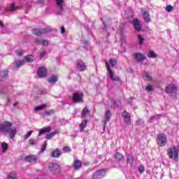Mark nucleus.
<instances>
[{"instance_id":"f257e3e1","label":"nucleus","mask_w":179,"mask_h":179,"mask_svg":"<svg viewBox=\"0 0 179 179\" xmlns=\"http://www.w3.org/2000/svg\"><path fill=\"white\" fill-rule=\"evenodd\" d=\"M13 124L10 122H4L0 124L1 132H8L10 135V138L13 139L17 131L15 127H12Z\"/></svg>"},{"instance_id":"f03ea898","label":"nucleus","mask_w":179,"mask_h":179,"mask_svg":"<svg viewBox=\"0 0 179 179\" xmlns=\"http://www.w3.org/2000/svg\"><path fill=\"white\" fill-rule=\"evenodd\" d=\"M167 155L171 160L178 162V150H177V147L173 145L168 148Z\"/></svg>"},{"instance_id":"7ed1b4c3","label":"nucleus","mask_w":179,"mask_h":179,"mask_svg":"<svg viewBox=\"0 0 179 179\" xmlns=\"http://www.w3.org/2000/svg\"><path fill=\"white\" fill-rule=\"evenodd\" d=\"M73 103H83V93L76 92L72 96Z\"/></svg>"},{"instance_id":"20e7f679","label":"nucleus","mask_w":179,"mask_h":179,"mask_svg":"<svg viewBox=\"0 0 179 179\" xmlns=\"http://www.w3.org/2000/svg\"><path fill=\"white\" fill-rule=\"evenodd\" d=\"M106 176V169H99L92 176V179H100Z\"/></svg>"},{"instance_id":"39448f33","label":"nucleus","mask_w":179,"mask_h":179,"mask_svg":"<svg viewBox=\"0 0 179 179\" xmlns=\"http://www.w3.org/2000/svg\"><path fill=\"white\" fill-rule=\"evenodd\" d=\"M106 66L110 79H112V80H120V78L114 75V72L110 69V64H108V62H106Z\"/></svg>"},{"instance_id":"423d86ee","label":"nucleus","mask_w":179,"mask_h":179,"mask_svg":"<svg viewBox=\"0 0 179 179\" xmlns=\"http://www.w3.org/2000/svg\"><path fill=\"white\" fill-rule=\"evenodd\" d=\"M158 139V145L159 146H166V143H167V137L164 134H159L157 136Z\"/></svg>"},{"instance_id":"0eeeda50","label":"nucleus","mask_w":179,"mask_h":179,"mask_svg":"<svg viewBox=\"0 0 179 179\" xmlns=\"http://www.w3.org/2000/svg\"><path fill=\"white\" fill-rule=\"evenodd\" d=\"M87 66L86 63L83 62V61H78L76 64V69L79 71L80 72H83L86 69Z\"/></svg>"},{"instance_id":"6e6552de","label":"nucleus","mask_w":179,"mask_h":179,"mask_svg":"<svg viewBox=\"0 0 179 179\" xmlns=\"http://www.w3.org/2000/svg\"><path fill=\"white\" fill-rule=\"evenodd\" d=\"M49 170L53 173H59L61 171V166L58 164H49Z\"/></svg>"},{"instance_id":"1a4fd4ad","label":"nucleus","mask_w":179,"mask_h":179,"mask_svg":"<svg viewBox=\"0 0 179 179\" xmlns=\"http://www.w3.org/2000/svg\"><path fill=\"white\" fill-rule=\"evenodd\" d=\"M111 118V111L110 110H108L105 112V120L103 121V129H106V127L107 125V123L108 121H110V119Z\"/></svg>"},{"instance_id":"9d476101","label":"nucleus","mask_w":179,"mask_h":179,"mask_svg":"<svg viewBox=\"0 0 179 179\" xmlns=\"http://www.w3.org/2000/svg\"><path fill=\"white\" fill-rule=\"evenodd\" d=\"M37 75L39 78H45L47 76V69L45 67H39L38 69Z\"/></svg>"},{"instance_id":"9b49d317","label":"nucleus","mask_w":179,"mask_h":179,"mask_svg":"<svg viewBox=\"0 0 179 179\" xmlns=\"http://www.w3.org/2000/svg\"><path fill=\"white\" fill-rule=\"evenodd\" d=\"M48 31H50V29H43L42 30H40L38 29H32V32L34 33V34H35V36H38L44 34V33H48Z\"/></svg>"},{"instance_id":"f8f14e48","label":"nucleus","mask_w":179,"mask_h":179,"mask_svg":"<svg viewBox=\"0 0 179 179\" xmlns=\"http://www.w3.org/2000/svg\"><path fill=\"white\" fill-rule=\"evenodd\" d=\"M24 65V60H17L14 63H13V69L16 71L20 68V66H23Z\"/></svg>"},{"instance_id":"ddd939ff","label":"nucleus","mask_w":179,"mask_h":179,"mask_svg":"<svg viewBox=\"0 0 179 179\" xmlns=\"http://www.w3.org/2000/svg\"><path fill=\"white\" fill-rule=\"evenodd\" d=\"M134 59L138 62H142L146 59V56L142 53H134Z\"/></svg>"},{"instance_id":"4468645a","label":"nucleus","mask_w":179,"mask_h":179,"mask_svg":"<svg viewBox=\"0 0 179 179\" xmlns=\"http://www.w3.org/2000/svg\"><path fill=\"white\" fill-rule=\"evenodd\" d=\"M15 10H16V6H15V3H12L10 8H5L3 15H5L6 16H9V15H10V12H13Z\"/></svg>"},{"instance_id":"2eb2a0df","label":"nucleus","mask_w":179,"mask_h":179,"mask_svg":"<svg viewBox=\"0 0 179 179\" xmlns=\"http://www.w3.org/2000/svg\"><path fill=\"white\" fill-rule=\"evenodd\" d=\"M133 22L135 30H136V31H141V29H142V25H141V22L139 21V20L138 18H136L133 20Z\"/></svg>"},{"instance_id":"dca6fc26","label":"nucleus","mask_w":179,"mask_h":179,"mask_svg":"<svg viewBox=\"0 0 179 179\" xmlns=\"http://www.w3.org/2000/svg\"><path fill=\"white\" fill-rule=\"evenodd\" d=\"M35 44H43L44 47H46L49 44V41L47 39H43L41 38H38L34 41Z\"/></svg>"},{"instance_id":"f3484780","label":"nucleus","mask_w":179,"mask_h":179,"mask_svg":"<svg viewBox=\"0 0 179 179\" xmlns=\"http://www.w3.org/2000/svg\"><path fill=\"white\" fill-rule=\"evenodd\" d=\"M176 90H177V87L174 84H170L166 87V92L169 94L174 93Z\"/></svg>"},{"instance_id":"a211bd4d","label":"nucleus","mask_w":179,"mask_h":179,"mask_svg":"<svg viewBox=\"0 0 179 179\" xmlns=\"http://www.w3.org/2000/svg\"><path fill=\"white\" fill-rule=\"evenodd\" d=\"M122 117L124 120V122L126 124H131V115H129V113H128V112H127V110H125L123 113H122Z\"/></svg>"},{"instance_id":"6ab92c4d","label":"nucleus","mask_w":179,"mask_h":179,"mask_svg":"<svg viewBox=\"0 0 179 179\" xmlns=\"http://www.w3.org/2000/svg\"><path fill=\"white\" fill-rule=\"evenodd\" d=\"M48 132H51V127H45L40 129L38 136H41L43 134H47Z\"/></svg>"},{"instance_id":"aec40b11","label":"nucleus","mask_w":179,"mask_h":179,"mask_svg":"<svg viewBox=\"0 0 179 179\" xmlns=\"http://www.w3.org/2000/svg\"><path fill=\"white\" fill-rule=\"evenodd\" d=\"M25 162L28 163H34L37 160V156L36 155H29L24 157Z\"/></svg>"},{"instance_id":"412c9836","label":"nucleus","mask_w":179,"mask_h":179,"mask_svg":"<svg viewBox=\"0 0 179 179\" xmlns=\"http://www.w3.org/2000/svg\"><path fill=\"white\" fill-rule=\"evenodd\" d=\"M143 17L145 23H149L150 22V14L148 11H144Z\"/></svg>"},{"instance_id":"4be33fe9","label":"nucleus","mask_w":179,"mask_h":179,"mask_svg":"<svg viewBox=\"0 0 179 179\" xmlns=\"http://www.w3.org/2000/svg\"><path fill=\"white\" fill-rule=\"evenodd\" d=\"M59 134V131L58 130H55V131L46 134L45 138L48 140H50L52 138H54V136H55V135H58Z\"/></svg>"},{"instance_id":"5701e85b","label":"nucleus","mask_w":179,"mask_h":179,"mask_svg":"<svg viewBox=\"0 0 179 179\" xmlns=\"http://www.w3.org/2000/svg\"><path fill=\"white\" fill-rule=\"evenodd\" d=\"M62 154V152L61 150L56 149L51 152V157L58 158L59 156H61Z\"/></svg>"},{"instance_id":"b1692460","label":"nucleus","mask_w":179,"mask_h":179,"mask_svg":"<svg viewBox=\"0 0 179 179\" xmlns=\"http://www.w3.org/2000/svg\"><path fill=\"white\" fill-rule=\"evenodd\" d=\"M80 167H82V162L79 159H76V161L74 162V164H73L74 170L76 171H77V170L78 169H80Z\"/></svg>"},{"instance_id":"393cba45","label":"nucleus","mask_w":179,"mask_h":179,"mask_svg":"<svg viewBox=\"0 0 179 179\" xmlns=\"http://www.w3.org/2000/svg\"><path fill=\"white\" fill-rule=\"evenodd\" d=\"M86 125H87V120H83L81 124L79 125L80 132H83L85 128H86Z\"/></svg>"},{"instance_id":"a878e982","label":"nucleus","mask_w":179,"mask_h":179,"mask_svg":"<svg viewBox=\"0 0 179 179\" xmlns=\"http://www.w3.org/2000/svg\"><path fill=\"white\" fill-rule=\"evenodd\" d=\"M52 114H55V110L51 109L49 110H45L42 113V115H43V117H47V115H52Z\"/></svg>"},{"instance_id":"bb28decb","label":"nucleus","mask_w":179,"mask_h":179,"mask_svg":"<svg viewBox=\"0 0 179 179\" xmlns=\"http://www.w3.org/2000/svg\"><path fill=\"white\" fill-rule=\"evenodd\" d=\"M56 3H57L59 9H60V10H64V0H56Z\"/></svg>"},{"instance_id":"cd10ccee","label":"nucleus","mask_w":179,"mask_h":179,"mask_svg":"<svg viewBox=\"0 0 179 179\" xmlns=\"http://www.w3.org/2000/svg\"><path fill=\"white\" fill-rule=\"evenodd\" d=\"M8 78V71L5 70L0 73V80H5Z\"/></svg>"},{"instance_id":"c85d7f7f","label":"nucleus","mask_w":179,"mask_h":179,"mask_svg":"<svg viewBox=\"0 0 179 179\" xmlns=\"http://www.w3.org/2000/svg\"><path fill=\"white\" fill-rule=\"evenodd\" d=\"M48 82L49 83H51V85H54V83H55V82L58 81V78H57L55 76H53L52 77H50V78H48Z\"/></svg>"},{"instance_id":"c756f323","label":"nucleus","mask_w":179,"mask_h":179,"mask_svg":"<svg viewBox=\"0 0 179 179\" xmlns=\"http://www.w3.org/2000/svg\"><path fill=\"white\" fill-rule=\"evenodd\" d=\"M114 157L116 159V160L120 161L124 159V155L120 152H115Z\"/></svg>"},{"instance_id":"7c9ffc66","label":"nucleus","mask_w":179,"mask_h":179,"mask_svg":"<svg viewBox=\"0 0 179 179\" xmlns=\"http://www.w3.org/2000/svg\"><path fill=\"white\" fill-rule=\"evenodd\" d=\"M147 56L148 58H157V55L152 50L148 52Z\"/></svg>"},{"instance_id":"2f4dec72","label":"nucleus","mask_w":179,"mask_h":179,"mask_svg":"<svg viewBox=\"0 0 179 179\" xmlns=\"http://www.w3.org/2000/svg\"><path fill=\"white\" fill-rule=\"evenodd\" d=\"M27 62H33L34 61V57L31 55H29L24 57Z\"/></svg>"},{"instance_id":"473e14b6","label":"nucleus","mask_w":179,"mask_h":179,"mask_svg":"<svg viewBox=\"0 0 179 179\" xmlns=\"http://www.w3.org/2000/svg\"><path fill=\"white\" fill-rule=\"evenodd\" d=\"M45 107H47L46 104H42L38 106H35L34 111H40V110H43V108H45Z\"/></svg>"},{"instance_id":"72a5a7b5","label":"nucleus","mask_w":179,"mask_h":179,"mask_svg":"<svg viewBox=\"0 0 179 179\" xmlns=\"http://www.w3.org/2000/svg\"><path fill=\"white\" fill-rule=\"evenodd\" d=\"M143 78H146V79H148V80H149L150 82H151V80H152V76H150L149 73H148L147 71H145L143 73Z\"/></svg>"},{"instance_id":"f704fd0d","label":"nucleus","mask_w":179,"mask_h":179,"mask_svg":"<svg viewBox=\"0 0 179 179\" xmlns=\"http://www.w3.org/2000/svg\"><path fill=\"white\" fill-rule=\"evenodd\" d=\"M1 149L3 153H5L8 150V145L6 144V143L5 142L1 143Z\"/></svg>"},{"instance_id":"c9c22d12","label":"nucleus","mask_w":179,"mask_h":179,"mask_svg":"<svg viewBox=\"0 0 179 179\" xmlns=\"http://www.w3.org/2000/svg\"><path fill=\"white\" fill-rule=\"evenodd\" d=\"M8 179H17V175H16V173L12 172L8 175Z\"/></svg>"},{"instance_id":"e433bc0d","label":"nucleus","mask_w":179,"mask_h":179,"mask_svg":"<svg viewBox=\"0 0 179 179\" xmlns=\"http://www.w3.org/2000/svg\"><path fill=\"white\" fill-rule=\"evenodd\" d=\"M138 40L139 45H142L143 44V41H145V38L142 37V35L138 36Z\"/></svg>"},{"instance_id":"4c0bfd02","label":"nucleus","mask_w":179,"mask_h":179,"mask_svg":"<svg viewBox=\"0 0 179 179\" xmlns=\"http://www.w3.org/2000/svg\"><path fill=\"white\" fill-rule=\"evenodd\" d=\"M87 113H89V108L87 107H85L82 110L81 115L83 117H86V114H87Z\"/></svg>"},{"instance_id":"58836bf2","label":"nucleus","mask_w":179,"mask_h":179,"mask_svg":"<svg viewBox=\"0 0 179 179\" xmlns=\"http://www.w3.org/2000/svg\"><path fill=\"white\" fill-rule=\"evenodd\" d=\"M132 162H134V157L131 155H127V163L132 164Z\"/></svg>"},{"instance_id":"ea45409f","label":"nucleus","mask_w":179,"mask_h":179,"mask_svg":"<svg viewBox=\"0 0 179 179\" xmlns=\"http://www.w3.org/2000/svg\"><path fill=\"white\" fill-rule=\"evenodd\" d=\"M31 134H33V130H31L28 133H27L24 136V139H29V138L31 136Z\"/></svg>"},{"instance_id":"a19ab883","label":"nucleus","mask_w":179,"mask_h":179,"mask_svg":"<svg viewBox=\"0 0 179 179\" xmlns=\"http://www.w3.org/2000/svg\"><path fill=\"white\" fill-rule=\"evenodd\" d=\"M62 150L64 153H68V152H71L72 150L68 146H64L63 147Z\"/></svg>"},{"instance_id":"79ce46f5","label":"nucleus","mask_w":179,"mask_h":179,"mask_svg":"<svg viewBox=\"0 0 179 179\" xmlns=\"http://www.w3.org/2000/svg\"><path fill=\"white\" fill-rule=\"evenodd\" d=\"M46 148H47V142H45V143L42 145L41 148V153H44V152H45Z\"/></svg>"},{"instance_id":"37998d69","label":"nucleus","mask_w":179,"mask_h":179,"mask_svg":"<svg viewBox=\"0 0 179 179\" xmlns=\"http://www.w3.org/2000/svg\"><path fill=\"white\" fill-rule=\"evenodd\" d=\"M160 117H162V115H160V114L159 115L155 114V115L151 116L150 117V120H155V119L159 120V118H160Z\"/></svg>"},{"instance_id":"c03bdc74","label":"nucleus","mask_w":179,"mask_h":179,"mask_svg":"<svg viewBox=\"0 0 179 179\" xmlns=\"http://www.w3.org/2000/svg\"><path fill=\"white\" fill-rule=\"evenodd\" d=\"M109 64H110V65H111V66H114V65H115V64H117V59H110Z\"/></svg>"},{"instance_id":"a18cd8bd","label":"nucleus","mask_w":179,"mask_h":179,"mask_svg":"<svg viewBox=\"0 0 179 179\" xmlns=\"http://www.w3.org/2000/svg\"><path fill=\"white\" fill-rule=\"evenodd\" d=\"M166 12H171L173 10V6L171 5L166 6Z\"/></svg>"},{"instance_id":"49530a36","label":"nucleus","mask_w":179,"mask_h":179,"mask_svg":"<svg viewBox=\"0 0 179 179\" xmlns=\"http://www.w3.org/2000/svg\"><path fill=\"white\" fill-rule=\"evenodd\" d=\"M15 52L18 57H22V55H23V52H22V50H16Z\"/></svg>"},{"instance_id":"de8ad7c7","label":"nucleus","mask_w":179,"mask_h":179,"mask_svg":"<svg viewBox=\"0 0 179 179\" xmlns=\"http://www.w3.org/2000/svg\"><path fill=\"white\" fill-rule=\"evenodd\" d=\"M145 90H147V92H152V90H153V87L152 85H148L146 87Z\"/></svg>"},{"instance_id":"09e8293b","label":"nucleus","mask_w":179,"mask_h":179,"mask_svg":"<svg viewBox=\"0 0 179 179\" xmlns=\"http://www.w3.org/2000/svg\"><path fill=\"white\" fill-rule=\"evenodd\" d=\"M138 171L139 173H143V171H145V168L143 167V166H140L138 167Z\"/></svg>"},{"instance_id":"8fccbe9b","label":"nucleus","mask_w":179,"mask_h":179,"mask_svg":"<svg viewBox=\"0 0 179 179\" xmlns=\"http://www.w3.org/2000/svg\"><path fill=\"white\" fill-rule=\"evenodd\" d=\"M45 56V51L41 52L39 55V58L41 59V58H44Z\"/></svg>"},{"instance_id":"3c124183","label":"nucleus","mask_w":179,"mask_h":179,"mask_svg":"<svg viewBox=\"0 0 179 179\" xmlns=\"http://www.w3.org/2000/svg\"><path fill=\"white\" fill-rule=\"evenodd\" d=\"M101 157H103V156L99 155L97 160L94 161V164H97L99 163V162H100V159H101Z\"/></svg>"},{"instance_id":"603ef678","label":"nucleus","mask_w":179,"mask_h":179,"mask_svg":"<svg viewBox=\"0 0 179 179\" xmlns=\"http://www.w3.org/2000/svg\"><path fill=\"white\" fill-rule=\"evenodd\" d=\"M29 145H34V139L31 138L29 140Z\"/></svg>"},{"instance_id":"864d4df0","label":"nucleus","mask_w":179,"mask_h":179,"mask_svg":"<svg viewBox=\"0 0 179 179\" xmlns=\"http://www.w3.org/2000/svg\"><path fill=\"white\" fill-rule=\"evenodd\" d=\"M37 3H39L40 5H43V3H44V0H38Z\"/></svg>"},{"instance_id":"5fc2aeb1","label":"nucleus","mask_w":179,"mask_h":179,"mask_svg":"<svg viewBox=\"0 0 179 179\" xmlns=\"http://www.w3.org/2000/svg\"><path fill=\"white\" fill-rule=\"evenodd\" d=\"M61 32H62V34H64V33H65V27H62V28H61Z\"/></svg>"},{"instance_id":"6e6d98bb","label":"nucleus","mask_w":179,"mask_h":179,"mask_svg":"<svg viewBox=\"0 0 179 179\" xmlns=\"http://www.w3.org/2000/svg\"><path fill=\"white\" fill-rule=\"evenodd\" d=\"M120 41H122V43H125V40L124 39V37H121L120 38Z\"/></svg>"},{"instance_id":"4d7b16f0","label":"nucleus","mask_w":179,"mask_h":179,"mask_svg":"<svg viewBox=\"0 0 179 179\" xmlns=\"http://www.w3.org/2000/svg\"><path fill=\"white\" fill-rule=\"evenodd\" d=\"M0 27H3V24H2V21L0 20Z\"/></svg>"},{"instance_id":"13d9d810","label":"nucleus","mask_w":179,"mask_h":179,"mask_svg":"<svg viewBox=\"0 0 179 179\" xmlns=\"http://www.w3.org/2000/svg\"><path fill=\"white\" fill-rule=\"evenodd\" d=\"M84 166H89V162H85Z\"/></svg>"},{"instance_id":"bf43d9fd","label":"nucleus","mask_w":179,"mask_h":179,"mask_svg":"<svg viewBox=\"0 0 179 179\" xmlns=\"http://www.w3.org/2000/svg\"><path fill=\"white\" fill-rule=\"evenodd\" d=\"M83 43V44H88V42L87 41H85Z\"/></svg>"},{"instance_id":"052dcab7","label":"nucleus","mask_w":179,"mask_h":179,"mask_svg":"<svg viewBox=\"0 0 179 179\" xmlns=\"http://www.w3.org/2000/svg\"><path fill=\"white\" fill-rule=\"evenodd\" d=\"M113 107H115V105H114Z\"/></svg>"},{"instance_id":"680f3d73","label":"nucleus","mask_w":179,"mask_h":179,"mask_svg":"<svg viewBox=\"0 0 179 179\" xmlns=\"http://www.w3.org/2000/svg\"><path fill=\"white\" fill-rule=\"evenodd\" d=\"M0 9H1V6H0Z\"/></svg>"},{"instance_id":"e2e57ef3","label":"nucleus","mask_w":179,"mask_h":179,"mask_svg":"<svg viewBox=\"0 0 179 179\" xmlns=\"http://www.w3.org/2000/svg\"><path fill=\"white\" fill-rule=\"evenodd\" d=\"M36 179H38V178H36Z\"/></svg>"}]
</instances>
